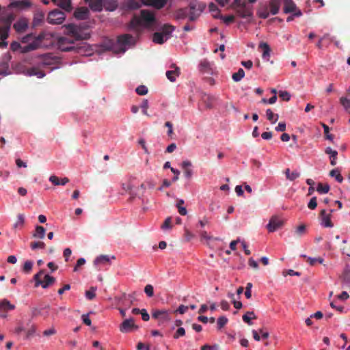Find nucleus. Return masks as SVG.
<instances>
[{"label":"nucleus","mask_w":350,"mask_h":350,"mask_svg":"<svg viewBox=\"0 0 350 350\" xmlns=\"http://www.w3.org/2000/svg\"><path fill=\"white\" fill-rule=\"evenodd\" d=\"M156 18L154 14L147 10H142L140 12V15H135L131 22L130 27L132 29H137L139 27H150L154 25Z\"/></svg>","instance_id":"f257e3e1"},{"label":"nucleus","mask_w":350,"mask_h":350,"mask_svg":"<svg viewBox=\"0 0 350 350\" xmlns=\"http://www.w3.org/2000/svg\"><path fill=\"white\" fill-rule=\"evenodd\" d=\"M189 11H188L187 8H181L176 11L174 14V16L176 19H184L187 16H189V20L191 21H195L199 15V13L196 14V10H198L199 12L202 11L203 7L201 6L200 3L197 2H191L189 5Z\"/></svg>","instance_id":"f03ea898"},{"label":"nucleus","mask_w":350,"mask_h":350,"mask_svg":"<svg viewBox=\"0 0 350 350\" xmlns=\"http://www.w3.org/2000/svg\"><path fill=\"white\" fill-rule=\"evenodd\" d=\"M58 48L62 51H75L79 53H82L85 46H79L75 44L73 39L68 37H61L58 39L57 42Z\"/></svg>","instance_id":"7ed1b4c3"},{"label":"nucleus","mask_w":350,"mask_h":350,"mask_svg":"<svg viewBox=\"0 0 350 350\" xmlns=\"http://www.w3.org/2000/svg\"><path fill=\"white\" fill-rule=\"evenodd\" d=\"M231 7L234 9L237 14L245 18L252 15V7L248 5L245 0H234L231 4Z\"/></svg>","instance_id":"20e7f679"},{"label":"nucleus","mask_w":350,"mask_h":350,"mask_svg":"<svg viewBox=\"0 0 350 350\" xmlns=\"http://www.w3.org/2000/svg\"><path fill=\"white\" fill-rule=\"evenodd\" d=\"M117 42L120 46L119 52L124 53L126 51L125 46H134L136 42V39L130 34H122L118 37Z\"/></svg>","instance_id":"39448f33"},{"label":"nucleus","mask_w":350,"mask_h":350,"mask_svg":"<svg viewBox=\"0 0 350 350\" xmlns=\"http://www.w3.org/2000/svg\"><path fill=\"white\" fill-rule=\"evenodd\" d=\"M44 271L40 270L38 273H36L33 278L36 282V286H38L40 285L43 288H48L50 285H52L55 281V278L50 276L49 275H45L44 280L40 279L41 276L44 274Z\"/></svg>","instance_id":"423d86ee"},{"label":"nucleus","mask_w":350,"mask_h":350,"mask_svg":"<svg viewBox=\"0 0 350 350\" xmlns=\"http://www.w3.org/2000/svg\"><path fill=\"white\" fill-rule=\"evenodd\" d=\"M35 40L40 45V48L48 47L53 44L54 40L52 33L47 32H42L36 37Z\"/></svg>","instance_id":"0eeeda50"},{"label":"nucleus","mask_w":350,"mask_h":350,"mask_svg":"<svg viewBox=\"0 0 350 350\" xmlns=\"http://www.w3.org/2000/svg\"><path fill=\"white\" fill-rule=\"evenodd\" d=\"M65 20V14L62 11L55 9L50 12L47 16V22L52 25L62 24Z\"/></svg>","instance_id":"6e6552de"},{"label":"nucleus","mask_w":350,"mask_h":350,"mask_svg":"<svg viewBox=\"0 0 350 350\" xmlns=\"http://www.w3.org/2000/svg\"><path fill=\"white\" fill-rule=\"evenodd\" d=\"M153 319L158 321L159 325H163L171 320L170 312L166 310H154L152 312Z\"/></svg>","instance_id":"1a4fd4ad"},{"label":"nucleus","mask_w":350,"mask_h":350,"mask_svg":"<svg viewBox=\"0 0 350 350\" xmlns=\"http://www.w3.org/2000/svg\"><path fill=\"white\" fill-rule=\"evenodd\" d=\"M40 62L39 66H47L55 65L59 62V59L52 53H46L39 56Z\"/></svg>","instance_id":"9d476101"},{"label":"nucleus","mask_w":350,"mask_h":350,"mask_svg":"<svg viewBox=\"0 0 350 350\" xmlns=\"http://www.w3.org/2000/svg\"><path fill=\"white\" fill-rule=\"evenodd\" d=\"M284 221L278 216H272L267 225V228L269 232H273L281 228L283 226Z\"/></svg>","instance_id":"9b49d317"},{"label":"nucleus","mask_w":350,"mask_h":350,"mask_svg":"<svg viewBox=\"0 0 350 350\" xmlns=\"http://www.w3.org/2000/svg\"><path fill=\"white\" fill-rule=\"evenodd\" d=\"M133 329H138V326L135 324L133 318L125 319L120 325V331L122 333L130 332Z\"/></svg>","instance_id":"f8f14e48"},{"label":"nucleus","mask_w":350,"mask_h":350,"mask_svg":"<svg viewBox=\"0 0 350 350\" xmlns=\"http://www.w3.org/2000/svg\"><path fill=\"white\" fill-rule=\"evenodd\" d=\"M321 224L325 228L333 227V224L331 221V214H327L325 210H322L320 212Z\"/></svg>","instance_id":"ddd939ff"},{"label":"nucleus","mask_w":350,"mask_h":350,"mask_svg":"<svg viewBox=\"0 0 350 350\" xmlns=\"http://www.w3.org/2000/svg\"><path fill=\"white\" fill-rule=\"evenodd\" d=\"M27 27L28 22L25 18L19 19L13 25L14 29L17 33L24 32L27 29Z\"/></svg>","instance_id":"4468645a"},{"label":"nucleus","mask_w":350,"mask_h":350,"mask_svg":"<svg viewBox=\"0 0 350 350\" xmlns=\"http://www.w3.org/2000/svg\"><path fill=\"white\" fill-rule=\"evenodd\" d=\"M85 2L88 3L90 9L94 12H100L104 8L103 0H87Z\"/></svg>","instance_id":"2eb2a0df"},{"label":"nucleus","mask_w":350,"mask_h":350,"mask_svg":"<svg viewBox=\"0 0 350 350\" xmlns=\"http://www.w3.org/2000/svg\"><path fill=\"white\" fill-rule=\"evenodd\" d=\"M172 68H174V70H167L166 72L167 78L171 81L174 82L176 81L177 77L180 74V68L176 66L175 64H172L170 66Z\"/></svg>","instance_id":"dca6fc26"},{"label":"nucleus","mask_w":350,"mask_h":350,"mask_svg":"<svg viewBox=\"0 0 350 350\" xmlns=\"http://www.w3.org/2000/svg\"><path fill=\"white\" fill-rule=\"evenodd\" d=\"M143 4L151 5L157 9H161L165 6L167 0H142Z\"/></svg>","instance_id":"f3484780"},{"label":"nucleus","mask_w":350,"mask_h":350,"mask_svg":"<svg viewBox=\"0 0 350 350\" xmlns=\"http://www.w3.org/2000/svg\"><path fill=\"white\" fill-rule=\"evenodd\" d=\"M31 5L30 0H19L15 1L10 3V8H16L18 9H24L29 8Z\"/></svg>","instance_id":"a211bd4d"},{"label":"nucleus","mask_w":350,"mask_h":350,"mask_svg":"<svg viewBox=\"0 0 350 350\" xmlns=\"http://www.w3.org/2000/svg\"><path fill=\"white\" fill-rule=\"evenodd\" d=\"M89 13V10L87 8L82 7L77 9L74 15L77 19L84 20L88 18Z\"/></svg>","instance_id":"6ab92c4d"},{"label":"nucleus","mask_w":350,"mask_h":350,"mask_svg":"<svg viewBox=\"0 0 350 350\" xmlns=\"http://www.w3.org/2000/svg\"><path fill=\"white\" fill-rule=\"evenodd\" d=\"M27 74L29 76H36L38 78H42L45 73L38 66H33L27 69Z\"/></svg>","instance_id":"aec40b11"},{"label":"nucleus","mask_w":350,"mask_h":350,"mask_svg":"<svg viewBox=\"0 0 350 350\" xmlns=\"http://www.w3.org/2000/svg\"><path fill=\"white\" fill-rule=\"evenodd\" d=\"M56 5L65 11L70 12L72 10L70 0H51Z\"/></svg>","instance_id":"412c9836"},{"label":"nucleus","mask_w":350,"mask_h":350,"mask_svg":"<svg viewBox=\"0 0 350 350\" xmlns=\"http://www.w3.org/2000/svg\"><path fill=\"white\" fill-rule=\"evenodd\" d=\"M38 49H40V45L34 39L31 42L29 43L26 46H22L21 52L22 53H27Z\"/></svg>","instance_id":"4be33fe9"},{"label":"nucleus","mask_w":350,"mask_h":350,"mask_svg":"<svg viewBox=\"0 0 350 350\" xmlns=\"http://www.w3.org/2000/svg\"><path fill=\"white\" fill-rule=\"evenodd\" d=\"M200 71L203 74L211 75L213 70L211 64L206 59L201 61L200 64Z\"/></svg>","instance_id":"5701e85b"},{"label":"nucleus","mask_w":350,"mask_h":350,"mask_svg":"<svg viewBox=\"0 0 350 350\" xmlns=\"http://www.w3.org/2000/svg\"><path fill=\"white\" fill-rule=\"evenodd\" d=\"M325 154H329L330 156V164L332 166L336 165L338 152L336 150H332L330 147H327L325 148Z\"/></svg>","instance_id":"b1692460"},{"label":"nucleus","mask_w":350,"mask_h":350,"mask_svg":"<svg viewBox=\"0 0 350 350\" xmlns=\"http://www.w3.org/2000/svg\"><path fill=\"white\" fill-rule=\"evenodd\" d=\"M174 26L165 24L162 27L161 33H163V36L167 40L171 37V34L174 30Z\"/></svg>","instance_id":"393cba45"},{"label":"nucleus","mask_w":350,"mask_h":350,"mask_svg":"<svg viewBox=\"0 0 350 350\" xmlns=\"http://www.w3.org/2000/svg\"><path fill=\"white\" fill-rule=\"evenodd\" d=\"M49 181L51 182L54 185H65L69 182V179L67 177H64L59 180V178L55 175H52L49 177Z\"/></svg>","instance_id":"a878e982"},{"label":"nucleus","mask_w":350,"mask_h":350,"mask_svg":"<svg viewBox=\"0 0 350 350\" xmlns=\"http://www.w3.org/2000/svg\"><path fill=\"white\" fill-rule=\"evenodd\" d=\"M284 12L285 13H291L296 10V5L293 0L284 1Z\"/></svg>","instance_id":"bb28decb"},{"label":"nucleus","mask_w":350,"mask_h":350,"mask_svg":"<svg viewBox=\"0 0 350 350\" xmlns=\"http://www.w3.org/2000/svg\"><path fill=\"white\" fill-rule=\"evenodd\" d=\"M103 6L108 11H113L118 7V0H103Z\"/></svg>","instance_id":"cd10ccee"},{"label":"nucleus","mask_w":350,"mask_h":350,"mask_svg":"<svg viewBox=\"0 0 350 350\" xmlns=\"http://www.w3.org/2000/svg\"><path fill=\"white\" fill-rule=\"evenodd\" d=\"M191 166V163L189 161H185L182 163V167L184 170L185 176L189 179L192 176L193 172L190 167Z\"/></svg>","instance_id":"c85d7f7f"},{"label":"nucleus","mask_w":350,"mask_h":350,"mask_svg":"<svg viewBox=\"0 0 350 350\" xmlns=\"http://www.w3.org/2000/svg\"><path fill=\"white\" fill-rule=\"evenodd\" d=\"M259 48L262 50V58L268 60L271 53V49L269 44L266 42H260L259 44Z\"/></svg>","instance_id":"c756f323"},{"label":"nucleus","mask_w":350,"mask_h":350,"mask_svg":"<svg viewBox=\"0 0 350 350\" xmlns=\"http://www.w3.org/2000/svg\"><path fill=\"white\" fill-rule=\"evenodd\" d=\"M66 28L68 29V31L72 33V37L75 38V40H81L86 38V37L83 38L78 33L77 28L75 25L70 24L68 25Z\"/></svg>","instance_id":"7c9ffc66"},{"label":"nucleus","mask_w":350,"mask_h":350,"mask_svg":"<svg viewBox=\"0 0 350 350\" xmlns=\"http://www.w3.org/2000/svg\"><path fill=\"white\" fill-rule=\"evenodd\" d=\"M280 6V0H270L269 10L273 15L278 14Z\"/></svg>","instance_id":"2f4dec72"},{"label":"nucleus","mask_w":350,"mask_h":350,"mask_svg":"<svg viewBox=\"0 0 350 350\" xmlns=\"http://www.w3.org/2000/svg\"><path fill=\"white\" fill-rule=\"evenodd\" d=\"M44 18V14L42 12H38L35 14L32 22L33 27L40 26L43 22Z\"/></svg>","instance_id":"473e14b6"},{"label":"nucleus","mask_w":350,"mask_h":350,"mask_svg":"<svg viewBox=\"0 0 350 350\" xmlns=\"http://www.w3.org/2000/svg\"><path fill=\"white\" fill-rule=\"evenodd\" d=\"M15 306L12 304L8 299H3L0 301V310L3 311L12 310Z\"/></svg>","instance_id":"72a5a7b5"},{"label":"nucleus","mask_w":350,"mask_h":350,"mask_svg":"<svg viewBox=\"0 0 350 350\" xmlns=\"http://www.w3.org/2000/svg\"><path fill=\"white\" fill-rule=\"evenodd\" d=\"M243 321L248 324L249 325H252V319H256V316L253 311H247L245 314L243 315Z\"/></svg>","instance_id":"f704fd0d"},{"label":"nucleus","mask_w":350,"mask_h":350,"mask_svg":"<svg viewBox=\"0 0 350 350\" xmlns=\"http://www.w3.org/2000/svg\"><path fill=\"white\" fill-rule=\"evenodd\" d=\"M166 38L163 36V33L159 32H155L153 34L152 41L154 43L162 44L166 41Z\"/></svg>","instance_id":"c9c22d12"},{"label":"nucleus","mask_w":350,"mask_h":350,"mask_svg":"<svg viewBox=\"0 0 350 350\" xmlns=\"http://www.w3.org/2000/svg\"><path fill=\"white\" fill-rule=\"evenodd\" d=\"M14 20V16L12 14H8L6 16H2L1 21L3 23V27H8L10 29L11 24Z\"/></svg>","instance_id":"e433bc0d"},{"label":"nucleus","mask_w":350,"mask_h":350,"mask_svg":"<svg viewBox=\"0 0 350 350\" xmlns=\"http://www.w3.org/2000/svg\"><path fill=\"white\" fill-rule=\"evenodd\" d=\"M45 229L41 226H37L35 229V232L33 234V237L43 239L45 235Z\"/></svg>","instance_id":"4c0bfd02"},{"label":"nucleus","mask_w":350,"mask_h":350,"mask_svg":"<svg viewBox=\"0 0 350 350\" xmlns=\"http://www.w3.org/2000/svg\"><path fill=\"white\" fill-rule=\"evenodd\" d=\"M109 257L107 255H100L98 256L94 261V265H105L109 262Z\"/></svg>","instance_id":"58836bf2"},{"label":"nucleus","mask_w":350,"mask_h":350,"mask_svg":"<svg viewBox=\"0 0 350 350\" xmlns=\"http://www.w3.org/2000/svg\"><path fill=\"white\" fill-rule=\"evenodd\" d=\"M284 174L286 175V178L291 181L295 180L300 176V174L297 171L291 172L289 168L285 170Z\"/></svg>","instance_id":"ea45409f"},{"label":"nucleus","mask_w":350,"mask_h":350,"mask_svg":"<svg viewBox=\"0 0 350 350\" xmlns=\"http://www.w3.org/2000/svg\"><path fill=\"white\" fill-rule=\"evenodd\" d=\"M301 257L306 258L307 262L311 265L314 266L317 262H319L320 264H322L323 262V258L319 257V258H311L308 257L305 254H303L301 256Z\"/></svg>","instance_id":"a19ab883"},{"label":"nucleus","mask_w":350,"mask_h":350,"mask_svg":"<svg viewBox=\"0 0 350 350\" xmlns=\"http://www.w3.org/2000/svg\"><path fill=\"white\" fill-rule=\"evenodd\" d=\"M329 176L334 177L338 183H341L343 181V177L340 174V171L338 168L333 169L329 172Z\"/></svg>","instance_id":"79ce46f5"},{"label":"nucleus","mask_w":350,"mask_h":350,"mask_svg":"<svg viewBox=\"0 0 350 350\" xmlns=\"http://www.w3.org/2000/svg\"><path fill=\"white\" fill-rule=\"evenodd\" d=\"M266 116L267 118L273 124L275 123L279 118L278 114L274 113L270 109H267Z\"/></svg>","instance_id":"37998d69"},{"label":"nucleus","mask_w":350,"mask_h":350,"mask_svg":"<svg viewBox=\"0 0 350 350\" xmlns=\"http://www.w3.org/2000/svg\"><path fill=\"white\" fill-rule=\"evenodd\" d=\"M270 13V10L269 11L268 8L267 6H264L260 8L258 11V14L261 18H267L269 17Z\"/></svg>","instance_id":"c03bdc74"},{"label":"nucleus","mask_w":350,"mask_h":350,"mask_svg":"<svg viewBox=\"0 0 350 350\" xmlns=\"http://www.w3.org/2000/svg\"><path fill=\"white\" fill-rule=\"evenodd\" d=\"M245 76V72L242 68H239V70L234 73L232 76V79L236 81H240Z\"/></svg>","instance_id":"a18cd8bd"},{"label":"nucleus","mask_w":350,"mask_h":350,"mask_svg":"<svg viewBox=\"0 0 350 350\" xmlns=\"http://www.w3.org/2000/svg\"><path fill=\"white\" fill-rule=\"evenodd\" d=\"M10 28L8 27H3L0 28V39L5 41L9 36Z\"/></svg>","instance_id":"49530a36"},{"label":"nucleus","mask_w":350,"mask_h":350,"mask_svg":"<svg viewBox=\"0 0 350 350\" xmlns=\"http://www.w3.org/2000/svg\"><path fill=\"white\" fill-rule=\"evenodd\" d=\"M143 3L142 0H129L128 1V6L131 9H137L141 6V4Z\"/></svg>","instance_id":"de8ad7c7"},{"label":"nucleus","mask_w":350,"mask_h":350,"mask_svg":"<svg viewBox=\"0 0 350 350\" xmlns=\"http://www.w3.org/2000/svg\"><path fill=\"white\" fill-rule=\"evenodd\" d=\"M96 288L94 286L90 287V290L85 292V297L89 300H92L96 297Z\"/></svg>","instance_id":"09e8293b"},{"label":"nucleus","mask_w":350,"mask_h":350,"mask_svg":"<svg viewBox=\"0 0 350 350\" xmlns=\"http://www.w3.org/2000/svg\"><path fill=\"white\" fill-rule=\"evenodd\" d=\"M317 191L319 193H327L329 191V186L327 184L323 185L322 183H319Z\"/></svg>","instance_id":"8fccbe9b"},{"label":"nucleus","mask_w":350,"mask_h":350,"mask_svg":"<svg viewBox=\"0 0 350 350\" xmlns=\"http://www.w3.org/2000/svg\"><path fill=\"white\" fill-rule=\"evenodd\" d=\"M228 322V319L226 317H224V316L219 317L217 319V328L219 329H221L227 324Z\"/></svg>","instance_id":"3c124183"},{"label":"nucleus","mask_w":350,"mask_h":350,"mask_svg":"<svg viewBox=\"0 0 350 350\" xmlns=\"http://www.w3.org/2000/svg\"><path fill=\"white\" fill-rule=\"evenodd\" d=\"M33 267V262L31 260H27L25 262L23 267V272L26 273H29L31 272Z\"/></svg>","instance_id":"603ef678"},{"label":"nucleus","mask_w":350,"mask_h":350,"mask_svg":"<svg viewBox=\"0 0 350 350\" xmlns=\"http://www.w3.org/2000/svg\"><path fill=\"white\" fill-rule=\"evenodd\" d=\"M31 248L34 250L36 249H44L45 247V243L42 241L32 242L30 244Z\"/></svg>","instance_id":"864d4df0"},{"label":"nucleus","mask_w":350,"mask_h":350,"mask_svg":"<svg viewBox=\"0 0 350 350\" xmlns=\"http://www.w3.org/2000/svg\"><path fill=\"white\" fill-rule=\"evenodd\" d=\"M343 282L347 284H350V270L348 269H345L342 276Z\"/></svg>","instance_id":"5fc2aeb1"},{"label":"nucleus","mask_w":350,"mask_h":350,"mask_svg":"<svg viewBox=\"0 0 350 350\" xmlns=\"http://www.w3.org/2000/svg\"><path fill=\"white\" fill-rule=\"evenodd\" d=\"M135 91L137 94L143 96V95H146L148 93V90L146 86L142 85L138 86L136 88Z\"/></svg>","instance_id":"6e6d98bb"},{"label":"nucleus","mask_w":350,"mask_h":350,"mask_svg":"<svg viewBox=\"0 0 350 350\" xmlns=\"http://www.w3.org/2000/svg\"><path fill=\"white\" fill-rule=\"evenodd\" d=\"M35 37H36V36H35L33 33H28L21 38V42L29 43L31 40L33 41L35 39Z\"/></svg>","instance_id":"4d7b16f0"},{"label":"nucleus","mask_w":350,"mask_h":350,"mask_svg":"<svg viewBox=\"0 0 350 350\" xmlns=\"http://www.w3.org/2000/svg\"><path fill=\"white\" fill-rule=\"evenodd\" d=\"M148 101L147 99H144L142 104L140 105V107L142 109V113L146 115V116H149V114L148 113Z\"/></svg>","instance_id":"13d9d810"},{"label":"nucleus","mask_w":350,"mask_h":350,"mask_svg":"<svg viewBox=\"0 0 350 350\" xmlns=\"http://www.w3.org/2000/svg\"><path fill=\"white\" fill-rule=\"evenodd\" d=\"M185 335V329L183 327H179L177 329V330L174 333L173 338L174 339H178L180 337L184 336Z\"/></svg>","instance_id":"bf43d9fd"},{"label":"nucleus","mask_w":350,"mask_h":350,"mask_svg":"<svg viewBox=\"0 0 350 350\" xmlns=\"http://www.w3.org/2000/svg\"><path fill=\"white\" fill-rule=\"evenodd\" d=\"M144 292L148 297H152L154 295V288L151 284H147L144 288Z\"/></svg>","instance_id":"052dcab7"},{"label":"nucleus","mask_w":350,"mask_h":350,"mask_svg":"<svg viewBox=\"0 0 350 350\" xmlns=\"http://www.w3.org/2000/svg\"><path fill=\"white\" fill-rule=\"evenodd\" d=\"M172 219L170 217L165 219L163 224L161 226L163 230L171 229L172 228Z\"/></svg>","instance_id":"680f3d73"},{"label":"nucleus","mask_w":350,"mask_h":350,"mask_svg":"<svg viewBox=\"0 0 350 350\" xmlns=\"http://www.w3.org/2000/svg\"><path fill=\"white\" fill-rule=\"evenodd\" d=\"M25 222V216L23 214H18L17 215V221L14 224V227L23 226Z\"/></svg>","instance_id":"e2e57ef3"},{"label":"nucleus","mask_w":350,"mask_h":350,"mask_svg":"<svg viewBox=\"0 0 350 350\" xmlns=\"http://www.w3.org/2000/svg\"><path fill=\"white\" fill-rule=\"evenodd\" d=\"M341 105L345 108V109L348 110L350 108V99H348L345 97H341L340 99Z\"/></svg>","instance_id":"0e129e2a"},{"label":"nucleus","mask_w":350,"mask_h":350,"mask_svg":"<svg viewBox=\"0 0 350 350\" xmlns=\"http://www.w3.org/2000/svg\"><path fill=\"white\" fill-rule=\"evenodd\" d=\"M317 206V198L313 197L310 199V202L308 204V207L311 209L314 210Z\"/></svg>","instance_id":"69168bd1"},{"label":"nucleus","mask_w":350,"mask_h":350,"mask_svg":"<svg viewBox=\"0 0 350 350\" xmlns=\"http://www.w3.org/2000/svg\"><path fill=\"white\" fill-rule=\"evenodd\" d=\"M279 96L284 100L288 101L291 98L290 94L286 91H280L279 92Z\"/></svg>","instance_id":"338daca9"},{"label":"nucleus","mask_w":350,"mask_h":350,"mask_svg":"<svg viewBox=\"0 0 350 350\" xmlns=\"http://www.w3.org/2000/svg\"><path fill=\"white\" fill-rule=\"evenodd\" d=\"M10 48L13 51H16L19 49L21 51L22 46L18 42H13L10 44Z\"/></svg>","instance_id":"774afa93"}]
</instances>
